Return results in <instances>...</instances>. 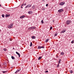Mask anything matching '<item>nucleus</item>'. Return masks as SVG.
Segmentation results:
<instances>
[{
  "label": "nucleus",
  "instance_id": "obj_29",
  "mask_svg": "<svg viewBox=\"0 0 74 74\" xmlns=\"http://www.w3.org/2000/svg\"><path fill=\"white\" fill-rule=\"evenodd\" d=\"M28 30H31V27H29L28 28Z\"/></svg>",
  "mask_w": 74,
  "mask_h": 74
},
{
  "label": "nucleus",
  "instance_id": "obj_37",
  "mask_svg": "<svg viewBox=\"0 0 74 74\" xmlns=\"http://www.w3.org/2000/svg\"><path fill=\"white\" fill-rule=\"evenodd\" d=\"M21 8H23V7L22 6H21Z\"/></svg>",
  "mask_w": 74,
  "mask_h": 74
},
{
  "label": "nucleus",
  "instance_id": "obj_41",
  "mask_svg": "<svg viewBox=\"0 0 74 74\" xmlns=\"http://www.w3.org/2000/svg\"><path fill=\"white\" fill-rule=\"evenodd\" d=\"M13 49H14V48L13 47Z\"/></svg>",
  "mask_w": 74,
  "mask_h": 74
},
{
  "label": "nucleus",
  "instance_id": "obj_34",
  "mask_svg": "<svg viewBox=\"0 0 74 74\" xmlns=\"http://www.w3.org/2000/svg\"><path fill=\"white\" fill-rule=\"evenodd\" d=\"M48 4H46V7H48Z\"/></svg>",
  "mask_w": 74,
  "mask_h": 74
},
{
  "label": "nucleus",
  "instance_id": "obj_10",
  "mask_svg": "<svg viewBox=\"0 0 74 74\" xmlns=\"http://www.w3.org/2000/svg\"><path fill=\"white\" fill-rule=\"evenodd\" d=\"M5 16L6 18H7V17H8V16H10V15L6 14L5 15Z\"/></svg>",
  "mask_w": 74,
  "mask_h": 74
},
{
  "label": "nucleus",
  "instance_id": "obj_5",
  "mask_svg": "<svg viewBox=\"0 0 74 74\" xmlns=\"http://www.w3.org/2000/svg\"><path fill=\"white\" fill-rule=\"evenodd\" d=\"M32 6V5H30V4H28L25 7V8H29V7H30Z\"/></svg>",
  "mask_w": 74,
  "mask_h": 74
},
{
  "label": "nucleus",
  "instance_id": "obj_32",
  "mask_svg": "<svg viewBox=\"0 0 74 74\" xmlns=\"http://www.w3.org/2000/svg\"><path fill=\"white\" fill-rule=\"evenodd\" d=\"M6 71H3L2 72L3 73H6Z\"/></svg>",
  "mask_w": 74,
  "mask_h": 74
},
{
  "label": "nucleus",
  "instance_id": "obj_43",
  "mask_svg": "<svg viewBox=\"0 0 74 74\" xmlns=\"http://www.w3.org/2000/svg\"><path fill=\"white\" fill-rule=\"evenodd\" d=\"M54 0H52V1H53Z\"/></svg>",
  "mask_w": 74,
  "mask_h": 74
},
{
  "label": "nucleus",
  "instance_id": "obj_14",
  "mask_svg": "<svg viewBox=\"0 0 74 74\" xmlns=\"http://www.w3.org/2000/svg\"><path fill=\"white\" fill-rule=\"evenodd\" d=\"M61 60H62L61 59H60L58 61V64H60V63L61 62Z\"/></svg>",
  "mask_w": 74,
  "mask_h": 74
},
{
  "label": "nucleus",
  "instance_id": "obj_8",
  "mask_svg": "<svg viewBox=\"0 0 74 74\" xmlns=\"http://www.w3.org/2000/svg\"><path fill=\"white\" fill-rule=\"evenodd\" d=\"M16 54H17V55H18V56L19 58H20V54H19V53L18 52L16 51Z\"/></svg>",
  "mask_w": 74,
  "mask_h": 74
},
{
  "label": "nucleus",
  "instance_id": "obj_28",
  "mask_svg": "<svg viewBox=\"0 0 74 74\" xmlns=\"http://www.w3.org/2000/svg\"><path fill=\"white\" fill-rule=\"evenodd\" d=\"M2 16L3 18H4V14H2Z\"/></svg>",
  "mask_w": 74,
  "mask_h": 74
},
{
  "label": "nucleus",
  "instance_id": "obj_23",
  "mask_svg": "<svg viewBox=\"0 0 74 74\" xmlns=\"http://www.w3.org/2000/svg\"><path fill=\"white\" fill-rule=\"evenodd\" d=\"M3 49L4 51H7V49H6V48H4Z\"/></svg>",
  "mask_w": 74,
  "mask_h": 74
},
{
  "label": "nucleus",
  "instance_id": "obj_12",
  "mask_svg": "<svg viewBox=\"0 0 74 74\" xmlns=\"http://www.w3.org/2000/svg\"><path fill=\"white\" fill-rule=\"evenodd\" d=\"M49 41V39H47L45 40V42H48V41Z\"/></svg>",
  "mask_w": 74,
  "mask_h": 74
},
{
  "label": "nucleus",
  "instance_id": "obj_15",
  "mask_svg": "<svg viewBox=\"0 0 74 74\" xmlns=\"http://www.w3.org/2000/svg\"><path fill=\"white\" fill-rule=\"evenodd\" d=\"M12 59L13 60H15V57L13 56H12L11 57Z\"/></svg>",
  "mask_w": 74,
  "mask_h": 74
},
{
  "label": "nucleus",
  "instance_id": "obj_6",
  "mask_svg": "<svg viewBox=\"0 0 74 74\" xmlns=\"http://www.w3.org/2000/svg\"><path fill=\"white\" fill-rule=\"evenodd\" d=\"M64 4H65V2H61L60 3V5H64Z\"/></svg>",
  "mask_w": 74,
  "mask_h": 74
},
{
  "label": "nucleus",
  "instance_id": "obj_30",
  "mask_svg": "<svg viewBox=\"0 0 74 74\" xmlns=\"http://www.w3.org/2000/svg\"><path fill=\"white\" fill-rule=\"evenodd\" d=\"M50 30H51V29H52V27L51 26L50 27Z\"/></svg>",
  "mask_w": 74,
  "mask_h": 74
},
{
  "label": "nucleus",
  "instance_id": "obj_42",
  "mask_svg": "<svg viewBox=\"0 0 74 74\" xmlns=\"http://www.w3.org/2000/svg\"><path fill=\"white\" fill-rule=\"evenodd\" d=\"M14 62H16V61H14Z\"/></svg>",
  "mask_w": 74,
  "mask_h": 74
},
{
  "label": "nucleus",
  "instance_id": "obj_19",
  "mask_svg": "<svg viewBox=\"0 0 74 74\" xmlns=\"http://www.w3.org/2000/svg\"><path fill=\"white\" fill-rule=\"evenodd\" d=\"M21 71V69H18L16 71V72H17V73H18V72H19V71Z\"/></svg>",
  "mask_w": 74,
  "mask_h": 74
},
{
  "label": "nucleus",
  "instance_id": "obj_25",
  "mask_svg": "<svg viewBox=\"0 0 74 74\" xmlns=\"http://www.w3.org/2000/svg\"><path fill=\"white\" fill-rule=\"evenodd\" d=\"M57 35H58V33H55L54 34L55 36H57Z\"/></svg>",
  "mask_w": 74,
  "mask_h": 74
},
{
  "label": "nucleus",
  "instance_id": "obj_21",
  "mask_svg": "<svg viewBox=\"0 0 74 74\" xmlns=\"http://www.w3.org/2000/svg\"><path fill=\"white\" fill-rule=\"evenodd\" d=\"M69 72L71 74H72V73H73V71L72 70H70L69 71Z\"/></svg>",
  "mask_w": 74,
  "mask_h": 74
},
{
  "label": "nucleus",
  "instance_id": "obj_13",
  "mask_svg": "<svg viewBox=\"0 0 74 74\" xmlns=\"http://www.w3.org/2000/svg\"><path fill=\"white\" fill-rule=\"evenodd\" d=\"M32 12L31 11H29L28 12V14H32Z\"/></svg>",
  "mask_w": 74,
  "mask_h": 74
},
{
  "label": "nucleus",
  "instance_id": "obj_3",
  "mask_svg": "<svg viewBox=\"0 0 74 74\" xmlns=\"http://www.w3.org/2000/svg\"><path fill=\"white\" fill-rule=\"evenodd\" d=\"M38 49H41V48H45V47L43 46H38Z\"/></svg>",
  "mask_w": 74,
  "mask_h": 74
},
{
  "label": "nucleus",
  "instance_id": "obj_2",
  "mask_svg": "<svg viewBox=\"0 0 74 74\" xmlns=\"http://www.w3.org/2000/svg\"><path fill=\"white\" fill-rule=\"evenodd\" d=\"M64 10L63 9H61L58 10V12L59 13L62 12L63 11H64Z\"/></svg>",
  "mask_w": 74,
  "mask_h": 74
},
{
  "label": "nucleus",
  "instance_id": "obj_36",
  "mask_svg": "<svg viewBox=\"0 0 74 74\" xmlns=\"http://www.w3.org/2000/svg\"><path fill=\"white\" fill-rule=\"evenodd\" d=\"M26 5V3H25L24 4V5L25 6Z\"/></svg>",
  "mask_w": 74,
  "mask_h": 74
},
{
  "label": "nucleus",
  "instance_id": "obj_18",
  "mask_svg": "<svg viewBox=\"0 0 74 74\" xmlns=\"http://www.w3.org/2000/svg\"><path fill=\"white\" fill-rule=\"evenodd\" d=\"M41 58H42V57H39L38 58V60H40V59H41Z\"/></svg>",
  "mask_w": 74,
  "mask_h": 74
},
{
  "label": "nucleus",
  "instance_id": "obj_38",
  "mask_svg": "<svg viewBox=\"0 0 74 74\" xmlns=\"http://www.w3.org/2000/svg\"><path fill=\"white\" fill-rule=\"evenodd\" d=\"M0 7H1V4H0Z\"/></svg>",
  "mask_w": 74,
  "mask_h": 74
},
{
  "label": "nucleus",
  "instance_id": "obj_31",
  "mask_svg": "<svg viewBox=\"0 0 74 74\" xmlns=\"http://www.w3.org/2000/svg\"><path fill=\"white\" fill-rule=\"evenodd\" d=\"M74 42V40H72V41L71 42V43H72V44H73Z\"/></svg>",
  "mask_w": 74,
  "mask_h": 74
},
{
  "label": "nucleus",
  "instance_id": "obj_17",
  "mask_svg": "<svg viewBox=\"0 0 74 74\" xmlns=\"http://www.w3.org/2000/svg\"><path fill=\"white\" fill-rule=\"evenodd\" d=\"M60 54L61 55H64V53L63 52H61Z\"/></svg>",
  "mask_w": 74,
  "mask_h": 74
},
{
  "label": "nucleus",
  "instance_id": "obj_35",
  "mask_svg": "<svg viewBox=\"0 0 74 74\" xmlns=\"http://www.w3.org/2000/svg\"><path fill=\"white\" fill-rule=\"evenodd\" d=\"M24 5V4H23L22 5H21V6H23Z\"/></svg>",
  "mask_w": 74,
  "mask_h": 74
},
{
  "label": "nucleus",
  "instance_id": "obj_44",
  "mask_svg": "<svg viewBox=\"0 0 74 74\" xmlns=\"http://www.w3.org/2000/svg\"><path fill=\"white\" fill-rule=\"evenodd\" d=\"M73 42H74V41H73Z\"/></svg>",
  "mask_w": 74,
  "mask_h": 74
},
{
  "label": "nucleus",
  "instance_id": "obj_20",
  "mask_svg": "<svg viewBox=\"0 0 74 74\" xmlns=\"http://www.w3.org/2000/svg\"><path fill=\"white\" fill-rule=\"evenodd\" d=\"M32 42H30V47H32Z\"/></svg>",
  "mask_w": 74,
  "mask_h": 74
},
{
  "label": "nucleus",
  "instance_id": "obj_24",
  "mask_svg": "<svg viewBox=\"0 0 74 74\" xmlns=\"http://www.w3.org/2000/svg\"><path fill=\"white\" fill-rule=\"evenodd\" d=\"M3 64L4 65H5V66H6L7 65V63H4Z\"/></svg>",
  "mask_w": 74,
  "mask_h": 74
},
{
  "label": "nucleus",
  "instance_id": "obj_9",
  "mask_svg": "<svg viewBox=\"0 0 74 74\" xmlns=\"http://www.w3.org/2000/svg\"><path fill=\"white\" fill-rule=\"evenodd\" d=\"M36 29V27H31V29Z\"/></svg>",
  "mask_w": 74,
  "mask_h": 74
},
{
  "label": "nucleus",
  "instance_id": "obj_1",
  "mask_svg": "<svg viewBox=\"0 0 74 74\" xmlns=\"http://www.w3.org/2000/svg\"><path fill=\"white\" fill-rule=\"evenodd\" d=\"M13 23H11L10 25H9L8 26V28H12V26H13Z\"/></svg>",
  "mask_w": 74,
  "mask_h": 74
},
{
  "label": "nucleus",
  "instance_id": "obj_7",
  "mask_svg": "<svg viewBox=\"0 0 74 74\" xmlns=\"http://www.w3.org/2000/svg\"><path fill=\"white\" fill-rule=\"evenodd\" d=\"M25 16L23 15V16H21L20 17V19H23V18H25Z\"/></svg>",
  "mask_w": 74,
  "mask_h": 74
},
{
  "label": "nucleus",
  "instance_id": "obj_27",
  "mask_svg": "<svg viewBox=\"0 0 74 74\" xmlns=\"http://www.w3.org/2000/svg\"><path fill=\"white\" fill-rule=\"evenodd\" d=\"M41 23H44V22L43 21V20H42L41 21Z\"/></svg>",
  "mask_w": 74,
  "mask_h": 74
},
{
  "label": "nucleus",
  "instance_id": "obj_22",
  "mask_svg": "<svg viewBox=\"0 0 74 74\" xmlns=\"http://www.w3.org/2000/svg\"><path fill=\"white\" fill-rule=\"evenodd\" d=\"M32 8L33 9H34V8H35V6H34V5H33L32 7Z\"/></svg>",
  "mask_w": 74,
  "mask_h": 74
},
{
  "label": "nucleus",
  "instance_id": "obj_39",
  "mask_svg": "<svg viewBox=\"0 0 74 74\" xmlns=\"http://www.w3.org/2000/svg\"><path fill=\"white\" fill-rule=\"evenodd\" d=\"M17 73V72H16H16H15V73Z\"/></svg>",
  "mask_w": 74,
  "mask_h": 74
},
{
  "label": "nucleus",
  "instance_id": "obj_40",
  "mask_svg": "<svg viewBox=\"0 0 74 74\" xmlns=\"http://www.w3.org/2000/svg\"><path fill=\"white\" fill-rule=\"evenodd\" d=\"M45 0H43V1H45Z\"/></svg>",
  "mask_w": 74,
  "mask_h": 74
},
{
  "label": "nucleus",
  "instance_id": "obj_11",
  "mask_svg": "<svg viewBox=\"0 0 74 74\" xmlns=\"http://www.w3.org/2000/svg\"><path fill=\"white\" fill-rule=\"evenodd\" d=\"M32 39H35L36 38V37L34 36H32Z\"/></svg>",
  "mask_w": 74,
  "mask_h": 74
},
{
  "label": "nucleus",
  "instance_id": "obj_16",
  "mask_svg": "<svg viewBox=\"0 0 74 74\" xmlns=\"http://www.w3.org/2000/svg\"><path fill=\"white\" fill-rule=\"evenodd\" d=\"M66 30L62 31L61 33H64V32H66Z\"/></svg>",
  "mask_w": 74,
  "mask_h": 74
},
{
  "label": "nucleus",
  "instance_id": "obj_26",
  "mask_svg": "<svg viewBox=\"0 0 74 74\" xmlns=\"http://www.w3.org/2000/svg\"><path fill=\"white\" fill-rule=\"evenodd\" d=\"M57 67H59V64H58V65L57 66Z\"/></svg>",
  "mask_w": 74,
  "mask_h": 74
},
{
  "label": "nucleus",
  "instance_id": "obj_33",
  "mask_svg": "<svg viewBox=\"0 0 74 74\" xmlns=\"http://www.w3.org/2000/svg\"><path fill=\"white\" fill-rule=\"evenodd\" d=\"M45 73H48V71H45Z\"/></svg>",
  "mask_w": 74,
  "mask_h": 74
},
{
  "label": "nucleus",
  "instance_id": "obj_4",
  "mask_svg": "<svg viewBox=\"0 0 74 74\" xmlns=\"http://www.w3.org/2000/svg\"><path fill=\"white\" fill-rule=\"evenodd\" d=\"M70 21L68 20L66 21V25H70Z\"/></svg>",
  "mask_w": 74,
  "mask_h": 74
}]
</instances>
